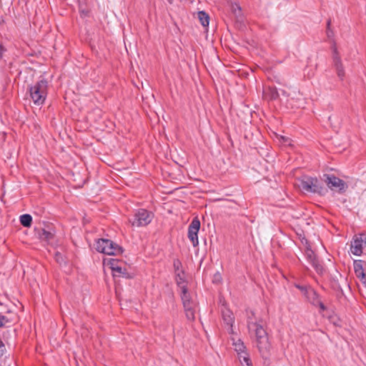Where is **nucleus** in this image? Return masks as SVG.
Here are the masks:
<instances>
[{
    "instance_id": "nucleus-1",
    "label": "nucleus",
    "mask_w": 366,
    "mask_h": 366,
    "mask_svg": "<svg viewBox=\"0 0 366 366\" xmlns=\"http://www.w3.org/2000/svg\"><path fill=\"white\" fill-rule=\"evenodd\" d=\"M247 327L255 335L256 346L262 357L268 359L271 355L272 345L265 329L259 322L250 320L247 322Z\"/></svg>"
},
{
    "instance_id": "nucleus-2",
    "label": "nucleus",
    "mask_w": 366,
    "mask_h": 366,
    "mask_svg": "<svg viewBox=\"0 0 366 366\" xmlns=\"http://www.w3.org/2000/svg\"><path fill=\"white\" fill-rule=\"evenodd\" d=\"M49 83L42 78L29 86V97L33 103L38 107L42 106L46 99L48 94Z\"/></svg>"
},
{
    "instance_id": "nucleus-3",
    "label": "nucleus",
    "mask_w": 366,
    "mask_h": 366,
    "mask_svg": "<svg viewBox=\"0 0 366 366\" xmlns=\"http://www.w3.org/2000/svg\"><path fill=\"white\" fill-rule=\"evenodd\" d=\"M298 187L304 192L322 194L323 187L317 177L308 176L298 179Z\"/></svg>"
},
{
    "instance_id": "nucleus-4",
    "label": "nucleus",
    "mask_w": 366,
    "mask_h": 366,
    "mask_svg": "<svg viewBox=\"0 0 366 366\" xmlns=\"http://www.w3.org/2000/svg\"><path fill=\"white\" fill-rule=\"evenodd\" d=\"M96 249L107 255H117L123 252L122 247L107 239H98L96 242Z\"/></svg>"
},
{
    "instance_id": "nucleus-5",
    "label": "nucleus",
    "mask_w": 366,
    "mask_h": 366,
    "mask_svg": "<svg viewBox=\"0 0 366 366\" xmlns=\"http://www.w3.org/2000/svg\"><path fill=\"white\" fill-rule=\"evenodd\" d=\"M231 340L240 363L242 365L252 366V363L244 342L237 336L232 337Z\"/></svg>"
},
{
    "instance_id": "nucleus-6",
    "label": "nucleus",
    "mask_w": 366,
    "mask_h": 366,
    "mask_svg": "<svg viewBox=\"0 0 366 366\" xmlns=\"http://www.w3.org/2000/svg\"><path fill=\"white\" fill-rule=\"evenodd\" d=\"M302 242L305 246V256L309 263L318 274H322L325 272V267L317 259L315 252L311 249L310 245L305 238H302Z\"/></svg>"
},
{
    "instance_id": "nucleus-7",
    "label": "nucleus",
    "mask_w": 366,
    "mask_h": 366,
    "mask_svg": "<svg viewBox=\"0 0 366 366\" xmlns=\"http://www.w3.org/2000/svg\"><path fill=\"white\" fill-rule=\"evenodd\" d=\"M153 219V214L145 209H137L134 214V218L130 219L133 227H144L148 225Z\"/></svg>"
},
{
    "instance_id": "nucleus-8",
    "label": "nucleus",
    "mask_w": 366,
    "mask_h": 366,
    "mask_svg": "<svg viewBox=\"0 0 366 366\" xmlns=\"http://www.w3.org/2000/svg\"><path fill=\"white\" fill-rule=\"evenodd\" d=\"M324 177L327 186L332 191L343 194L348 188V185L345 181L333 174H325Z\"/></svg>"
},
{
    "instance_id": "nucleus-9",
    "label": "nucleus",
    "mask_w": 366,
    "mask_h": 366,
    "mask_svg": "<svg viewBox=\"0 0 366 366\" xmlns=\"http://www.w3.org/2000/svg\"><path fill=\"white\" fill-rule=\"evenodd\" d=\"M366 246V235L359 234L355 235L350 244L351 252L355 256H360L363 248Z\"/></svg>"
},
{
    "instance_id": "nucleus-10",
    "label": "nucleus",
    "mask_w": 366,
    "mask_h": 366,
    "mask_svg": "<svg viewBox=\"0 0 366 366\" xmlns=\"http://www.w3.org/2000/svg\"><path fill=\"white\" fill-rule=\"evenodd\" d=\"M200 228V222L196 217L192 219L188 227V238L192 242V245L196 247L199 244L198 232Z\"/></svg>"
},
{
    "instance_id": "nucleus-11",
    "label": "nucleus",
    "mask_w": 366,
    "mask_h": 366,
    "mask_svg": "<svg viewBox=\"0 0 366 366\" xmlns=\"http://www.w3.org/2000/svg\"><path fill=\"white\" fill-rule=\"evenodd\" d=\"M332 49V60H333V64H334V66H335L336 71H337V74L341 80H343L345 75V69H344V66L342 62L341 57L339 54L337 48L335 44L333 45Z\"/></svg>"
},
{
    "instance_id": "nucleus-12",
    "label": "nucleus",
    "mask_w": 366,
    "mask_h": 366,
    "mask_svg": "<svg viewBox=\"0 0 366 366\" xmlns=\"http://www.w3.org/2000/svg\"><path fill=\"white\" fill-rule=\"evenodd\" d=\"M308 301L314 306L319 307L321 311H325L326 307L321 301L319 295L313 289L309 290L305 295Z\"/></svg>"
},
{
    "instance_id": "nucleus-13",
    "label": "nucleus",
    "mask_w": 366,
    "mask_h": 366,
    "mask_svg": "<svg viewBox=\"0 0 366 366\" xmlns=\"http://www.w3.org/2000/svg\"><path fill=\"white\" fill-rule=\"evenodd\" d=\"M365 262L362 260L354 261V270L356 276L361 280V282L366 285V273L363 267Z\"/></svg>"
},
{
    "instance_id": "nucleus-14",
    "label": "nucleus",
    "mask_w": 366,
    "mask_h": 366,
    "mask_svg": "<svg viewBox=\"0 0 366 366\" xmlns=\"http://www.w3.org/2000/svg\"><path fill=\"white\" fill-rule=\"evenodd\" d=\"M111 269L114 277H122L127 279L132 278V275L127 272V269L117 265V262L113 261L111 262Z\"/></svg>"
},
{
    "instance_id": "nucleus-15",
    "label": "nucleus",
    "mask_w": 366,
    "mask_h": 366,
    "mask_svg": "<svg viewBox=\"0 0 366 366\" xmlns=\"http://www.w3.org/2000/svg\"><path fill=\"white\" fill-rule=\"evenodd\" d=\"M222 318L224 322L229 326V333L234 334L233 324L234 322V317L232 312L229 310H225L222 312Z\"/></svg>"
},
{
    "instance_id": "nucleus-16",
    "label": "nucleus",
    "mask_w": 366,
    "mask_h": 366,
    "mask_svg": "<svg viewBox=\"0 0 366 366\" xmlns=\"http://www.w3.org/2000/svg\"><path fill=\"white\" fill-rule=\"evenodd\" d=\"M175 281L179 289L187 287L184 271L175 274Z\"/></svg>"
},
{
    "instance_id": "nucleus-17",
    "label": "nucleus",
    "mask_w": 366,
    "mask_h": 366,
    "mask_svg": "<svg viewBox=\"0 0 366 366\" xmlns=\"http://www.w3.org/2000/svg\"><path fill=\"white\" fill-rule=\"evenodd\" d=\"M38 235H39V237L41 240H45L46 242H49L54 237V231L51 229L46 230L45 229H41L38 232Z\"/></svg>"
},
{
    "instance_id": "nucleus-18",
    "label": "nucleus",
    "mask_w": 366,
    "mask_h": 366,
    "mask_svg": "<svg viewBox=\"0 0 366 366\" xmlns=\"http://www.w3.org/2000/svg\"><path fill=\"white\" fill-rule=\"evenodd\" d=\"M264 97L268 100H274L278 98L279 94L275 87H268L264 91Z\"/></svg>"
},
{
    "instance_id": "nucleus-19",
    "label": "nucleus",
    "mask_w": 366,
    "mask_h": 366,
    "mask_svg": "<svg viewBox=\"0 0 366 366\" xmlns=\"http://www.w3.org/2000/svg\"><path fill=\"white\" fill-rule=\"evenodd\" d=\"M181 291V299L183 302L184 307L192 305L190 296L188 292L187 287L179 289Z\"/></svg>"
},
{
    "instance_id": "nucleus-20",
    "label": "nucleus",
    "mask_w": 366,
    "mask_h": 366,
    "mask_svg": "<svg viewBox=\"0 0 366 366\" xmlns=\"http://www.w3.org/2000/svg\"><path fill=\"white\" fill-rule=\"evenodd\" d=\"M20 223L26 227H29L31 225L32 217L29 214H24L20 216Z\"/></svg>"
},
{
    "instance_id": "nucleus-21",
    "label": "nucleus",
    "mask_w": 366,
    "mask_h": 366,
    "mask_svg": "<svg viewBox=\"0 0 366 366\" xmlns=\"http://www.w3.org/2000/svg\"><path fill=\"white\" fill-rule=\"evenodd\" d=\"M198 18L203 26H207L209 23V15L204 11L198 12Z\"/></svg>"
},
{
    "instance_id": "nucleus-22",
    "label": "nucleus",
    "mask_w": 366,
    "mask_h": 366,
    "mask_svg": "<svg viewBox=\"0 0 366 366\" xmlns=\"http://www.w3.org/2000/svg\"><path fill=\"white\" fill-rule=\"evenodd\" d=\"M184 307V310H185V313H186V316H187V319L189 320H194L195 319V315H194V310L192 307V305H189V306Z\"/></svg>"
},
{
    "instance_id": "nucleus-23",
    "label": "nucleus",
    "mask_w": 366,
    "mask_h": 366,
    "mask_svg": "<svg viewBox=\"0 0 366 366\" xmlns=\"http://www.w3.org/2000/svg\"><path fill=\"white\" fill-rule=\"evenodd\" d=\"M173 267L174 269V274L184 272L182 269V264L179 259H174L173 261Z\"/></svg>"
},
{
    "instance_id": "nucleus-24",
    "label": "nucleus",
    "mask_w": 366,
    "mask_h": 366,
    "mask_svg": "<svg viewBox=\"0 0 366 366\" xmlns=\"http://www.w3.org/2000/svg\"><path fill=\"white\" fill-rule=\"evenodd\" d=\"M11 322V319L0 313V327H4L6 323Z\"/></svg>"
},
{
    "instance_id": "nucleus-25",
    "label": "nucleus",
    "mask_w": 366,
    "mask_h": 366,
    "mask_svg": "<svg viewBox=\"0 0 366 366\" xmlns=\"http://www.w3.org/2000/svg\"><path fill=\"white\" fill-rule=\"evenodd\" d=\"M232 9L235 14H239L241 12V7L238 4L236 3L232 5Z\"/></svg>"
},
{
    "instance_id": "nucleus-26",
    "label": "nucleus",
    "mask_w": 366,
    "mask_h": 366,
    "mask_svg": "<svg viewBox=\"0 0 366 366\" xmlns=\"http://www.w3.org/2000/svg\"><path fill=\"white\" fill-rule=\"evenodd\" d=\"M296 287L298 288L304 294L305 296L307 295V292L309 290L312 289L311 287H307L305 286H302V285H296Z\"/></svg>"
},
{
    "instance_id": "nucleus-27",
    "label": "nucleus",
    "mask_w": 366,
    "mask_h": 366,
    "mask_svg": "<svg viewBox=\"0 0 366 366\" xmlns=\"http://www.w3.org/2000/svg\"><path fill=\"white\" fill-rule=\"evenodd\" d=\"M213 282H222V276H221L219 272H217L216 274H214Z\"/></svg>"
},
{
    "instance_id": "nucleus-28",
    "label": "nucleus",
    "mask_w": 366,
    "mask_h": 366,
    "mask_svg": "<svg viewBox=\"0 0 366 366\" xmlns=\"http://www.w3.org/2000/svg\"><path fill=\"white\" fill-rule=\"evenodd\" d=\"M6 351V347L3 342L0 340V357H1Z\"/></svg>"
},
{
    "instance_id": "nucleus-29",
    "label": "nucleus",
    "mask_w": 366,
    "mask_h": 366,
    "mask_svg": "<svg viewBox=\"0 0 366 366\" xmlns=\"http://www.w3.org/2000/svg\"><path fill=\"white\" fill-rule=\"evenodd\" d=\"M283 142L285 144L291 145V139L287 137H282Z\"/></svg>"
},
{
    "instance_id": "nucleus-30",
    "label": "nucleus",
    "mask_w": 366,
    "mask_h": 366,
    "mask_svg": "<svg viewBox=\"0 0 366 366\" xmlns=\"http://www.w3.org/2000/svg\"><path fill=\"white\" fill-rule=\"evenodd\" d=\"M5 51H6V49H4V47L2 46L1 45H0V60H1V59L3 57V54Z\"/></svg>"
},
{
    "instance_id": "nucleus-31",
    "label": "nucleus",
    "mask_w": 366,
    "mask_h": 366,
    "mask_svg": "<svg viewBox=\"0 0 366 366\" xmlns=\"http://www.w3.org/2000/svg\"><path fill=\"white\" fill-rule=\"evenodd\" d=\"M4 22V19L1 16H0V24Z\"/></svg>"
},
{
    "instance_id": "nucleus-32",
    "label": "nucleus",
    "mask_w": 366,
    "mask_h": 366,
    "mask_svg": "<svg viewBox=\"0 0 366 366\" xmlns=\"http://www.w3.org/2000/svg\"><path fill=\"white\" fill-rule=\"evenodd\" d=\"M330 23H331V22H330V20H329V21H327V28H330Z\"/></svg>"
},
{
    "instance_id": "nucleus-33",
    "label": "nucleus",
    "mask_w": 366,
    "mask_h": 366,
    "mask_svg": "<svg viewBox=\"0 0 366 366\" xmlns=\"http://www.w3.org/2000/svg\"><path fill=\"white\" fill-rule=\"evenodd\" d=\"M167 1H168L169 4H172V3H173V0H167Z\"/></svg>"
}]
</instances>
